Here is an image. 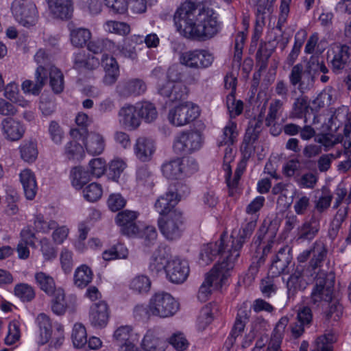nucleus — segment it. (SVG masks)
<instances>
[{"label": "nucleus", "instance_id": "nucleus-1", "mask_svg": "<svg viewBox=\"0 0 351 351\" xmlns=\"http://www.w3.org/2000/svg\"><path fill=\"white\" fill-rule=\"evenodd\" d=\"M173 21L178 31L187 38L206 40L217 34L219 29L214 10L191 0L180 5Z\"/></svg>", "mask_w": 351, "mask_h": 351}, {"label": "nucleus", "instance_id": "nucleus-2", "mask_svg": "<svg viewBox=\"0 0 351 351\" xmlns=\"http://www.w3.org/2000/svg\"><path fill=\"white\" fill-rule=\"evenodd\" d=\"M231 254L228 235L222 234L218 241L209 243L202 247L199 263L202 265H208L217 255H219L221 261L214 266L210 272L230 274L236 261V260H232Z\"/></svg>", "mask_w": 351, "mask_h": 351}, {"label": "nucleus", "instance_id": "nucleus-3", "mask_svg": "<svg viewBox=\"0 0 351 351\" xmlns=\"http://www.w3.org/2000/svg\"><path fill=\"white\" fill-rule=\"evenodd\" d=\"M184 75V69L180 64L170 66L166 72L167 82H158L157 84L158 93L171 102L186 99L188 90L187 87L182 82Z\"/></svg>", "mask_w": 351, "mask_h": 351}, {"label": "nucleus", "instance_id": "nucleus-4", "mask_svg": "<svg viewBox=\"0 0 351 351\" xmlns=\"http://www.w3.org/2000/svg\"><path fill=\"white\" fill-rule=\"evenodd\" d=\"M335 274L332 271L325 272L319 269L315 277L311 302L317 306L322 302H328L332 299Z\"/></svg>", "mask_w": 351, "mask_h": 351}, {"label": "nucleus", "instance_id": "nucleus-5", "mask_svg": "<svg viewBox=\"0 0 351 351\" xmlns=\"http://www.w3.org/2000/svg\"><path fill=\"white\" fill-rule=\"evenodd\" d=\"M179 309V303L168 293L158 292L152 296L148 304L149 315L166 318L173 316Z\"/></svg>", "mask_w": 351, "mask_h": 351}, {"label": "nucleus", "instance_id": "nucleus-6", "mask_svg": "<svg viewBox=\"0 0 351 351\" xmlns=\"http://www.w3.org/2000/svg\"><path fill=\"white\" fill-rule=\"evenodd\" d=\"M184 219L181 210H175L158 219L161 234L170 241L180 238L184 230Z\"/></svg>", "mask_w": 351, "mask_h": 351}, {"label": "nucleus", "instance_id": "nucleus-7", "mask_svg": "<svg viewBox=\"0 0 351 351\" xmlns=\"http://www.w3.org/2000/svg\"><path fill=\"white\" fill-rule=\"evenodd\" d=\"M34 60L39 64L35 72L36 82L24 81L22 84V90L24 93L38 95L47 78L48 71L45 65L48 62V57L44 50L39 49L34 56Z\"/></svg>", "mask_w": 351, "mask_h": 351}, {"label": "nucleus", "instance_id": "nucleus-8", "mask_svg": "<svg viewBox=\"0 0 351 351\" xmlns=\"http://www.w3.org/2000/svg\"><path fill=\"white\" fill-rule=\"evenodd\" d=\"M199 115V107L192 102L186 101L170 109L168 120L173 125L182 127L194 121Z\"/></svg>", "mask_w": 351, "mask_h": 351}, {"label": "nucleus", "instance_id": "nucleus-9", "mask_svg": "<svg viewBox=\"0 0 351 351\" xmlns=\"http://www.w3.org/2000/svg\"><path fill=\"white\" fill-rule=\"evenodd\" d=\"M202 142V136L199 132H184L175 138L173 149L177 154L185 155L199 149Z\"/></svg>", "mask_w": 351, "mask_h": 351}, {"label": "nucleus", "instance_id": "nucleus-10", "mask_svg": "<svg viewBox=\"0 0 351 351\" xmlns=\"http://www.w3.org/2000/svg\"><path fill=\"white\" fill-rule=\"evenodd\" d=\"M11 10L15 19L24 27L33 26L38 21V11L32 1L14 0Z\"/></svg>", "mask_w": 351, "mask_h": 351}, {"label": "nucleus", "instance_id": "nucleus-11", "mask_svg": "<svg viewBox=\"0 0 351 351\" xmlns=\"http://www.w3.org/2000/svg\"><path fill=\"white\" fill-rule=\"evenodd\" d=\"M213 60V55L204 49L186 51L180 57V61L182 65L195 69L208 68L211 66Z\"/></svg>", "mask_w": 351, "mask_h": 351}, {"label": "nucleus", "instance_id": "nucleus-12", "mask_svg": "<svg viewBox=\"0 0 351 351\" xmlns=\"http://www.w3.org/2000/svg\"><path fill=\"white\" fill-rule=\"evenodd\" d=\"M256 226V219H251L246 223L242 225L237 237L234 235V232H233L230 237V239H228V241H229L230 244V248L232 252L230 255L232 260H237L239 256L240 250L241 249L243 243H245L252 234Z\"/></svg>", "mask_w": 351, "mask_h": 351}, {"label": "nucleus", "instance_id": "nucleus-13", "mask_svg": "<svg viewBox=\"0 0 351 351\" xmlns=\"http://www.w3.org/2000/svg\"><path fill=\"white\" fill-rule=\"evenodd\" d=\"M263 113L262 110L257 117L249 121L248 127L244 136L243 146L241 147L245 157L249 158L254 150L253 144L258 138L262 130L264 118Z\"/></svg>", "mask_w": 351, "mask_h": 351}, {"label": "nucleus", "instance_id": "nucleus-14", "mask_svg": "<svg viewBox=\"0 0 351 351\" xmlns=\"http://www.w3.org/2000/svg\"><path fill=\"white\" fill-rule=\"evenodd\" d=\"M289 79L290 84L293 86H298L299 91L302 93L310 90L314 84V77L310 69L307 66L304 70L301 63L293 66Z\"/></svg>", "mask_w": 351, "mask_h": 351}, {"label": "nucleus", "instance_id": "nucleus-15", "mask_svg": "<svg viewBox=\"0 0 351 351\" xmlns=\"http://www.w3.org/2000/svg\"><path fill=\"white\" fill-rule=\"evenodd\" d=\"M230 274L209 272L206 274L205 280L199 287L197 298L201 302H206L211 294L210 287H221L226 283Z\"/></svg>", "mask_w": 351, "mask_h": 351}, {"label": "nucleus", "instance_id": "nucleus-16", "mask_svg": "<svg viewBox=\"0 0 351 351\" xmlns=\"http://www.w3.org/2000/svg\"><path fill=\"white\" fill-rule=\"evenodd\" d=\"M166 273L171 282L181 284L186 280L189 276V263L184 259L175 258L168 262Z\"/></svg>", "mask_w": 351, "mask_h": 351}, {"label": "nucleus", "instance_id": "nucleus-17", "mask_svg": "<svg viewBox=\"0 0 351 351\" xmlns=\"http://www.w3.org/2000/svg\"><path fill=\"white\" fill-rule=\"evenodd\" d=\"M138 213L136 211L124 210L118 213L115 217L117 224L121 227V232L127 236L136 235L138 232V228L136 220Z\"/></svg>", "mask_w": 351, "mask_h": 351}, {"label": "nucleus", "instance_id": "nucleus-18", "mask_svg": "<svg viewBox=\"0 0 351 351\" xmlns=\"http://www.w3.org/2000/svg\"><path fill=\"white\" fill-rule=\"evenodd\" d=\"M175 191L174 188L169 189L168 191L160 196L155 202L154 208L160 217L169 215L175 210H180L175 208L180 201V197Z\"/></svg>", "mask_w": 351, "mask_h": 351}, {"label": "nucleus", "instance_id": "nucleus-19", "mask_svg": "<svg viewBox=\"0 0 351 351\" xmlns=\"http://www.w3.org/2000/svg\"><path fill=\"white\" fill-rule=\"evenodd\" d=\"M3 137L9 141H17L22 138L25 128L19 120L13 117L3 118L0 124Z\"/></svg>", "mask_w": 351, "mask_h": 351}, {"label": "nucleus", "instance_id": "nucleus-20", "mask_svg": "<svg viewBox=\"0 0 351 351\" xmlns=\"http://www.w3.org/2000/svg\"><path fill=\"white\" fill-rule=\"evenodd\" d=\"M292 256L287 247L280 248L271 263L269 274L276 277L282 274L289 273V266L291 263Z\"/></svg>", "mask_w": 351, "mask_h": 351}, {"label": "nucleus", "instance_id": "nucleus-21", "mask_svg": "<svg viewBox=\"0 0 351 351\" xmlns=\"http://www.w3.org/2000/svg\"><path fill=\"white\" fill-rule=\"evenodd\" d=\"M321 216L313 213L311 218L305 220L298 228V240L312 241L319 233L320 230Z\"/></svg>", "mask_w": 351, "mask_h": 351}, {"label": "nucleus", "instance_id": "nucleus-22", "mask_svg": "<svg viewBox=\"0 0 351 351\" xmlns=\"http://www.w3.org/2000/svg\"><path fill=\"white\" fill-rule=\"evenodd\" d=\"M50 13L56 19L68 20L73 13L72 0H47Z\"/></svg>", "mask_w": 351, "mask_h": 351}, {"label": "nucleus", "instance_id": "nucleus-23", "mask_svg": "<svg viewBox=\"0 0 351 351\" xmlns=\"http://www.w3.org/2000/svg\"><path fill=\"white\" fill-rule=\"evenodd\" d=\"M156 150L154 141L145 136H139L134 145V153L136 157L141 162L151 160Z\"/></svg>", "mask_w": 351, "mask_h": 351}, {"label": "nucleus", "instance_id": "nucleus-24", "mask_svg": "<svg viewBox=\"0 0 351 351\" xmlns=\"http://www.w3.org/2000/svg\"><path fill=\"white\" fill-rule=\"evenodd\" d=\"M146 88V84L142 80L130 79L119 82L117 86V92L122 97H128L144 93Z\"/></svg>", "mask_w": 351, "mask_h": 351}, {"label": "nucleus", "instance_id": "nucleus-25", "mask_svg": "<svg viewBox=\"0 0 351 351\" xmlns=\"http://www.w3.org/2000/svg\"><path fill=\"white\" fill-rule=\"evenodd\" d=\"M108 308L104 301H99L91 306L89 319L93 326L99 328L105 327L108 323Z\"/></svg>", "mask_w": 351, "mask_h": 351}, {"label": "nucleus", "instance_id": "nucleus-26", "mask_svg": "<svg viewBox=\"0 0 351 351\" xmlns=\"http://www.w3.org/2000/svg\"><path fill=\"white\" fill-rule=\"evenodd\" d=\"M119 121L121 125L128 130L136 129L141 123L138 114H136V109L132 105H127L122 107L118 113Z\"/></svg>", "mask_w": 351, "mask_h": 351}, {"label": "nucleus", "instance_id": "nucleus-27", "mask_svg": "<svg viewBox=\"0 0 351 351\" xmlns=\"http://www.w3.org/2000/svg\"><path fill=\"white\" fill-rule=\"evenodd\" d=\"M101 64L104 67L106 75L104 77V83L112 85L115 83L119 75V66L117 60L107 53L102 55Z\"/></svg>", "mask_w": 351, "mask_h": 351}, {"label": "nucleus", "instance_id": "nucleus-28", "mask_svg": "<svg viewBox=\"0 0 351 351\" xmlns=\"http://www.w3.org/2000/svg\"><path fill=\"white\" fill-rule=\"evenodd\" d=\"M86 152L93 156L101 154L105 149L106 143L104 136L97 132L86 133L82 136Z\"/></svg>", "mask_w": 351, "mask_h": 351}, {"label": "nucleus", "instance_id": "nucleus-29", "mask_svg": "<svg viewBox=\"0 0 351 351\" xmlns=\"http://www.w3.org/2000/svg\"><path fill=\"white\" fill-rule=\"evenodd\" d=\"M141 346L145 351H165L167 341L159 337L156 330L149 329L144 335Z\"/></svg>", "mask_w": 351, "mask_h": 351}, {"label": "nucleus", "instance_id": "nucleus-30", "mask_svg": "<svg viewBox=\"0 0 351 351\" xmlns=\"http://www.w3.org/2000/svg\"><path fill=\"white\" fill-rule=\"evenodd\" d=\"M168 254L166 249L158 247L152 254L149 263V270L153 276L158 275L167 269Z\"/></svg>", "mask_w": 351, "mask_h": 351}, {"label": "nucleus", "instance_id": "nucleus-31", "mask_svg": "<svg viewBox=\"0 0 351 351\" xmlns=\"http://www.w3.org/2000/svg\"><path fill=\"white\" fill-rule=\"evenodd\" d=\"M337 50L334 51V56L331 60L332 69L334 73H339L345 68L350 58L351 48L347 45L339 44L337 45Z\"/></svg>", "mask_w": 351, "mask_h": 351}, {"label": "nucleus", "instance_id": "nucleus-32", "mask_svg": "<svg viewBox=\"0 0 351 351\" xmlns=\"http://www.w3.org/2000/svg\"><path fill=\"white\" fill-rule=\"evenodd\" d=\"M19 177L25 197L29 200H32L35 197L38 190L36 176L34 172L30 169H26L21 172Z\"/></svg>", "mask_w": 351, "mask_h": 351}, {"label": "nucleus", "instance_id": "nucleus-33", "mask_svg": "<svg viewBox=\"0 0 351 351\" xmlns=\"http://www.w3.org/2000/svg\"><path fill=\"white\" fill-rule=\"evenodd\" d=\"M288 298H293L299 291H304L307 282L304 279L302 270L297 267L295 271L290 275L287 280Z\"/></svg>", "mask_w": 351, "mask_h": 351}, {"label": "nucleus", "instance_id": "nucleus-34", "mask_svg": "<svg viewBox=\"0 0 351 351\" xmlns=\"http://www.w3.org/2000/svg\"><path fill=\"white\" fill-rule=\"evenodd\" d=\"M312 317L311 310L309 307L304 306L298 311L296 321L290 325L292 335L295 338L302 335L304 326L311 324Z\"/></svg>", "mask_w": 351, "mask_h": 351}, {"label": "nucleus", "instance_id": "nucleus-35", "mask_svg": "<svg viewBox=\"0 0 351 351\" xmlns=\"http://www.w3.org/2000/svg\"><path fill=\"white\" fill-rule=\"evenodd\" d=\"M36 324L39 328L40 345L47 343L51 337L52 323L50 317L44 313H39L36 319Z\"/></svg>", "mask_w": 351, "mask_h": 351}, {"label": "nucleus", "instance_id": "nucleus-36", "mask_svg": "<svg viewBox=\"0 0 351 351\" xmlns=\"http://www.w3.org/2000/svg\"><path fill=\"white\" fill-rule=\"evenodd\" d=\"M276 227L271 221L265 220L257 231L254 238V243L256 246L265 244V241L274 239L276 235Z\"/></svg>", "mask_w": 351, "mask_h": 351}, {"label": "nucleus", "instance_id": "nucleus-37", "mask_svg": "<svg viewBox=\"0 0 351 351\" xmlns=\"http://www.w3.org/2000/svg\"><path fill=\"white\" fill-rule=\"evenodd\" d=\"M184 164L180 158L167 161L161 167L162 174L167 179H179L184 173Z\"/></svg>", "mask_w": 351, "mask_h": 351}, {"label": "nucleus", "instance_id": "nucleus-38", "mask_svg": "<svg viewBox=\"0 0 351 351\" xmlns=\"http://www.w3.org/2000/svg\"><path fill=\"white\" fill-rule=\"evenodd\" d=\"M99 64L98 58L93 56H87L84 51L77 53L74 56L73 66L77 70H94Z\"/></svg>", "mask_w": 351, "mask_h": 351}, {"label": "nucleus", "instance_id": "nucleus-39", "mask_svg": "<svg viewBox=\"0 0 351 351\" xmlns=\"http://www.w3.org/2000/svg\"><path fill=\"white\" fill-rule=\"evenodd\" d=\"M327 254V250L324 244L321 241H316L312 247V258L309 263L310 267L313 270L315 271L318 267L322 266V262L324 261ZM317 271H314L317 274Z\"/></svg>", "mask_w": 351, "mask_h": 351}, {"label": "nucleus", "instance_id": "nucleus-40", "mask_svg": "<svg viewBox=\"0 0 351 351\" xmlns=\"http://www.w3.org/2000/svg\"><path fill=\"white\" fill-rule=\"evenodd\" d=\"M93 271L86 265L77 267L74 274V284L79 288L83 289L88 285L93 280Z\"/></svg>", "mask_w": 351, "mask_h": 351}, {"label": "nucleus", "instance_id": "nucleus-41", "mask_svg": "<svg viewBox=\"0 0 351 351\" xmlns=\"http://www.w3.org/2000/svg\"><path fill=\"white\" fill-rule=\"evenodd\" d=\"M114 47V43L108 38H96L90 40L87 44L89 51L95 53H106Z\"/></svg>", "mask_w": 351, "mask_h": 351}, {"label": "nucleus", "instance_id": "nucleus-42", "mask_svg": "<svg viewBox=\"0 0 351 351\" xmlns=\"http://www.w3.org/2000/svg\"><path fill=\"white\" fill-rule=\"evenodd\" d=\"M52 295H53V297L51 302V311L57 315H64L69 306L65 301V295L63 290L57 289Z\"/></svg>", "mask_w": 351, "mask_h": 351}, {"label": "nucleus", "instance_id": "nucleus-43", "mask_svg": "<svg viewBox=\"0 0 351 351\" xmlns=\"http://www.w3.org/2000/svg\"><path fill=\"white\" fill-rule=\"evenodd\" d=\"M70 176L72 185L80 189L90 180V174L82 167H75L71 169Z\"/></svg>", "mask_w": 351, "mask_h": 351}, {"label": "nucleus", "instance_id": "nucleus-44", "mask_svg": "<svg viewBox=\"0 0 351 351\" xmlns=\"http://www.w3.org/2000/svg\"><path fill=\"white\" fill-rule=\"evenodd\" d=\"M35 280L40 289L48 295H52L56 289L53 278L44 272L35 274Z\"/></svg>", "mask_w": 351, "mask_h": 351}, {"label": "nucleus", "instance_id": "nucleus-45", "mask_svg": "<svg viewBox=\"0 0 351 351\" xmlns=\"http://www.w3.org/2000/svg\"><path fill=\"white\" fill-rule=\"evenodd\" d=\"M71 42L77 47H83L90 39L91 33L86 28H76L71 31Z\"/></svg>", "mask_w": 351, "mask_h": 351}, {"label": "nucleus", "instance_id": "nucleus-46", "mask_svg": "<svg viewBox=\"0 0 351 351\" xmlns=\"http://www.w3.org/2000/svg\"><path fill=\"white\" fill-rule=\"evenodd\" d=\"M50 86L53 91L60 93L64 89V76L61 71L55 66L50 68L49 72Z\"/></svg>", "mask_w": 351, "mask_h": 351}, {"label": "nucleus", "instance_id": "nucleus-47", "mask_svg": "<svg viewBox=\"0 0 351 351\" xmlns=\"http://www.w3.org/2000/svg\"><path fill=\"white\" fill-rule=\"evenodd\" d=\"M64 154L69 160H81L84 158L83 147L76 141L68 142L64 147Z\"/></svg>", "mask_w": 351, "mask_h": 351}, {"label": "nucleus", "instance_id": "nucleus-48", "mask_svg": "<svg viewBox=\"0 0 351 351\" xmlns=\"http://www.w3.org/2000/svg\"><path fill=\"white\" fill-rule=\"evenodd\" d=\"M248 318V312L246 310H239L234 324L230 332L231 339H235L243 331Z\"/></svg>", "mask_w": 351, "mask_h": 351}, {"label": "nucleus", "instance_id": "nucleus-49", "mask_svg": "<svg viewBox=\"0 0 351 351\" xmlns=\"http://www.w3.org/2000/svg\"><path fill=\"white\" fill-rule=\"evenodd\" d=\"M73 345L75 348H82L87 343V333L84 325L77 323L74 325L71 335Z\"/></svg>", "mask_w": 351, "mask_h": 351}, {"label": "nucleus", "instance_id": "nucleus-50", "mask_svg": "<svg viewBox=\"0 0 351 351\" xmlns=\"http://www.w3.org/2000/svg\"><path fill=\"white\" fill-rule=\"evenodd\" d=\"M133 328L130 325H124L118 327L114 332L113 341L118 346L131 341Z\"/></svg>", "mask_w": 351, "mask_h": 351}, {"label": "nucleus", "instance_id": "nucleus-51", "mask_svg": "<svg viewBox=\"0 0 351 351\" xmlns=\"http://www.w3.org/2000/svg\"><path fill=\"white\" fill-rule=\"evenodd\" d=\"M20 152L24 161L32 162L38 156L36 144L32 141L24 142L20 147Z\"/></svg>", "mask_w": 351, "mask_h": 351}, {"label": "nucleus", "instance_id": "nucleus-52", "mask_svg": "<svg viewBox=\"0 0 351 351\" xmlns=\"http://www.w3.org/2000/svg\"><path fill=\"white\" fill-rule=\"evenodd\" d=\"M335 341V336L331 333L320 336L315 341L312 351H332L331 344Z\"/></svg>", "mask_w": 351, "mask_h": 351}, {"label": "nucleus", "instance_id": "nucleus-53", "mask_svg": "<svg viewBox=\"0 0 351 351\" xmlns=\"http://www.w3.org/2000/svg\"><path fill=\"white\" fill-rule=\"evenodd\" d=\"M138 117H141L145 122L151 123L157 118L158 112L153 104L143 101L138 109Z\"/></svg>", "mask_w": 351, "mask_h": 351}, {"label": "nucleus", "instance_id": "nucleus-54", "mask_svg": "<svg viewBox=\"0 0 351 351\" xmlns=\"http://www.w3.org/2000/svg\"><path fill=\"white\" fill-rule=\"evenodd\" d=\"M14 294L23 302H31L35 298L34 288L25 283H20L14 287Z\"/></svg>", "mask_w": 351, "mask_h": 351}, {"label": "nucleus", "instance_id": "nucleus-55", "mask_svg": "<svg viewBox=\"0 0 351 351\" xmlns=\"http://www.w3.org/2000/svg\"><path fill=\"white\" fill-rule=\"evenodd\" d=\"M130 287L138 293H147L151 287V282L145 276H138L132 279Z\"/></svg>", "mask_w": 351, "mask_h": 351}, {"label": "nucleus", "instance_id": "nucleus-56", "mask_svg": "<svg viewBox=\"0 0 351 351\" xmlns=\"http://www.w3.org/2000/svg\"><path fill=\"white\" fill-rule=\"evenodd\" d=\"M308 104L306 97H299L295 99L290 116L293 118H302L308 111Z\"/></svg>", "mask_w": 351, "mask_h": 351}, {"label": "nucleus", "instance_id": "nucleus-57", "mask_svg": "<svg viewBox=\"0 0 351 351\" xmlns=\"http://www.w3.org/2000/svg\"><path fill=\"white\" fill-rule=\"evenodd\" d=\"M237 136V124L233 122H229L223 128L222 140L219 141L218 145H230L233 144L234 139Z\"/></svg>", "mask_w": 351, "mask_h": 351}, {"label": "nucleus", "instance_id": "nucleus-58", "mask_svg": "<svg viewBox=\"0 0 351 351\" xmlns=\"http://www.w3.org/2000/svg\"><path fill=\"white\" fill-rule=\"evenodd\" d=\"M271 56V51L266 47V44H261L256 54V60L259 66V71L267 69L268 60Z\"/></svg>", "mask_w": 351, "mask_h": 351}, {"label": "nucleus", "instance_id": "nucleus-59", "mask_svg": "<svg viewBox=\"0 0 351 351\" xmlns=\"http://www.w3.org/2000/svg\"><path fill=\"white\" fill-rule=\"evenodd\" d=\"M84 198L91 202L99 199L102 195L101 186L97 183L93 182L88 185L83 191Z\"/></svg>", "mask_w": 351, "mask_h": 351}, {"label": "nucleus", "instance_id": "nucleus-60", "mask_svg": "<svg viewBox=\"0 0 351 351\" xmlns=\"http://www.w3.org/2000/svg\"><path fill=\"white\" fill-rule=\"evenodd\" d=\"M75 122L80 128H75L71 130V135L74 138H77L78 136H84L86 134V126L88 122V116L83 112L78 113L75 118Z\"/></svg>", "mask_w": 351, "mask_h": 351}, {"label": "nucleus", "instance_id": "nucleus-61", "mask_svg": "<svg viewBox=\"0 0 351 351\" xmlns=\"http://www.w3.org/2000/svg\"><path fill=\"white\" fill-rule=\"evenodd\" d=\"M105 29L112 33L127 35L130 32V27L124 22L109 21L105 23Z\"/></svg>", "mask_w": 351, "mask_h": 351}, {"label": "nucleus", "instance_id": "nucleus-62", "mask_svg": "<svg viewBox=\"0 0 351 351\" xmlns=\"http://www.w3.org/2000/svg\"><path fill=\"white\" fill-rule=\"evenodd\" d=\"M168 342L178 351L186 350L189 345L184 334L180 332L173 333L169 338Z\"/></svg>", "mask_w": 351, "mask_h": 351}, {"label": "nucleus", "instance_id": "nucleus-63", "mask_svg": "<svg viewBox=\"0 0 351 351\" xmlns=\"http://www.w3.org/2000/svg\"><path fill=\"white\" fill-rule=\"evenodd\" d=\"M328 302V309L325 312L326 319L337 321L343 313L342 305L337 300L332 299Z\"/></svg>", "mask_w": 351, "mask_h": 351}, {"label": "nucleus", "instance_id": "nucleus-64", "mask_svg": "<svg viewBox=\"0 0 351 351\" xmlns=\"http://www.w3.org/2000/svg\"><path fill=\"white\" fill-rule=\"evenodd\" d=\"M274 277L267 276L263 279L261 282L260 289L264 297L269 298L276 294L277 287L274 282Z\"/></svg>", "mask_w": 351, "mask_h": 351}]
</instances>
